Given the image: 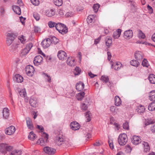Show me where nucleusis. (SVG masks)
I'll return each mask as SVG.
<instances>
[{
	"mask_svg": "<svg viewBox=\"0 0 155 155\" xmlns=\"http://www.w3.org/2000/svg\"><path fill=\"white\" fill-rule=\"evenodd\" d=\"M84 87V83L81 81L77 83L76 85V89L78 91L83 90Z\"/></svg>",
	"mask_w": 155,
	"mask_h": 155,
	"instance_id": "13",
	"label": "nucleus"
},
{
	"mask_svg": "<svg viewBox=\"0 0 155 155\" xmlns=\"http://www.w3.org/2000/svg\"><path fill=\"white\" fill-rule=\"evenodd\" d=\"M33 46V45L32 43H29L26 46L25 48L29 51H30Z\"/></svg>",
	"mask_w": 155,
	"mask_h": 155,
	"instance_id": "59",
	"label": "nucleus"
},
{
	"mask_svg": "<svg viewBox=\"0 0 155 155\" xmlns=\"http://www.w3.org/2000/svg\"><path fill=\"white\" fill-rule=\"evenodd\" d=\"M18 39L21 42L24 44L26 42V37L23 35L19 36L18 37Z\"/></svg>",
	"mask_w": 155,
	"mask_h": 155,
	"instance_id": "36",
	"label": "nucleus"
},
{
	"mask_svg": "<svg viewBox=\"0 0 155 155\" xmlns=\"http://www.w3.org/2000/svg\"><path fill=\"white\" fill-rule=\"evenodd\" d=\"M28 139L33 140L36 138V135L32 131L30 132L28 136Z\"/></svg>",
	"mask_w": 155,
	"mask_h": 155,
	"instance_id": "40",
	"label": "nucleus"
},
{
	"mask_svg": "<svg viewBox=\"0 0 155 155\" xmlns=\"http://www.w3.org/2000/svg\"><path fill=\"white\" fill-rule=\"evenodd\" d=\"M22 151L19 150H15L12 151L10 155H21Z\"/></svg>",
	"mask_w": 155,
	"mask_h": 155,
	"instance_id": "35",
	"label": "nucleus"
},
{
	"mask_svg": "<svg viewBox=\"0 0 155 155\" xmlns=\"http://www.w3.org/2000/svg\"><path fill=\"white\" fill-rule=\"evenodd\" d=\"M122 64L120 62H117L114 65L111 64V68H112L113 67L116 70H118L120 69L121 67Z\"/></svg>",
	"mask_w": 155,
	"mask_h": 155,
	"instance_id": "20",
	"label": "nucleus"
},
{
	"mask_svg": "<svg viewBox=\"0 0 155 155\" xmlns=\"http://www.w3.org/2000/svg\"><path fill=\"white\" fill-rule=\"evenodd\" d=\"M15 130V127L14 126H11L5 129V133L7 135H11L14 134Z\"/></svg>",
	"mask_w": 155,
	"mask_h": 155,
	"instance_id": "6",
	"label": "nucleus"
},
{
	"mask_svg": "<svg viewBox=\"0 0 155 155\" xmlns=\"http://www.w3.org/2000/svg\"><path fill=\"white\" fill-rule=\"evenodd\" d=\"M81 71V70L80 68H79L78 67H76L74 71V73L75 75H79Z\"/></svg>",
	"mask_w": 155,
	"mask_h": 155,
	"instance_id": "48",
	"label": "nucleus"
},
{
	"mask_svg": "<svg viewBox=\"0 0 155 155\" xmlns=\"http://www.w3.org/2000/svg\"><path fill=\"white\" fill-rule=\"evenodd\" d=\"M63 26H64V24H63L60 23H56L55 27V29L58 31H59L61 29V28H62V27Z\"/></svg>",
	"mask_w": 155,
	"mask_h": 155,
	"instance_id": "41",
	"label": "nucleus"
},
{
	"mask_svg": "<svg viewBox=\"0 0 155 155\" xmlns=\"http://www.w3.org/2000/svg\"><path fill=\"white\" fill-rule=\"evenodd\" d=\"M115 105L117 106H120L121 104V101L119 97L116 96L114 98Z\"/></svg>",
	"mask_w": 155,
	"mask_h": 155,
	"instance_id": "27",
	"label": "nucleus"
},
{
	"mask_svg": "<svg viewBox=\"0 0 155 155\" xmlns=\"http://www.w3.org/2000/svg\"><path fill=\"white\" fill-rule=\"evenodd\" d=\"M58 56L59 60H64L67 58V55L64 51L62 50H60L58 51Z\"/></svg>",
	"mask_w": 155,
	"mask_h": 155,
	"instance_id": "7",
	"label": "nucleus"
},
{
	"mask_svg": "<svg viewBox=\"0 0 155 155\" xmlns=\"http://www.w3.org/2000/svg\"><path fill=\"white\" fill-rule=\"evenodd\" d=\"M135 59L137 60H140L143 58V56L142 53L140 51H137L134 54Z\"/></svg>",
	"mask_w": 155,
	"mask_h": 155,
	"instance_id": "24",
	"label": "nucleus"
},
{
	"mask_svg": "<svg viewBox=\"0 0 155 155\" xmlns=\"http://www.w3.org/2000/svg\"><path fill=\"white\" fill-rule=\"evenodd\" d=\"M3 118L4 119H7L9 115V111L7 108L3 109L2 111Z\"/></svg>",
	"mask_w": 155,
	"mask_h": 155,
	"instance_id": "12",
	"label": "nucleus"
},
{
	"mask_svg": "<svg viewBox=\"0 0 155 155\" xmlns=\"http://www.w3.org/2000/svg\"><path fill=\"white\" fill-rule=\"evenodd\" d=\"M147 8L150 13L152 14L153 13V9L152 7L148 5L147 6Z\"/></svg>",
	"mask_w": 155,
	"mask_h": 155,
	"instance_id": "61",
	"label": "nucleus"
},
{
	"mask_svg": "<svg viewBox=\"0 0 155 155\" xmlns=\"http://www.w3.org/2000/svg\"><path fill=\"white\" fill-rule=\"evenodd\" d=\"M123 127L124 129L128 130L129 129V124L127 122H126L123 124Z\"/></svg>",
	"mask_w": 155,
	"mask_h": 155,
	"instance_id": "60",
	"label": "nucleus"
},
{
	"mask_svg": "<svg viewBox=\"0 0 155 155\" xmlns=\"http://www.w3.org/2000/svg\"><path fill=\"white\" fill-rule=\"evenodd\" d=\"M53 2L54 4L58 6H61L63 3L62 0H54Z\"/></svg>",
	"mask_w": 155,
	"mask_h": 155,
	"instance_id": "46",
	"label": "nucleus"
},
{
	"mask_svg": "<svg viewBox=\"0 0 155 155\" xmlns=\"http://www.w3.org/2000/svg\"><path fill=\"white\" fill-rule=\"evenodd\" d=\"M56 23L54 22L50 21L48 23V25L50 28L55 27Z\"/></svg>",
	"mask_w": 155,
	"mask_h": 155,
	"instance_id": "56",
	"label": "nucleus"
},
{
	"mask_svg": "<svg viewBox=\"0 0 155 155\" xmlns=\"http://www.w3.org/2000/svg\"><path fill=\"white\" fill-rule=\"evenodd\" d=\"M131 142L133 144L137 145L140 143V139L139 136H134L131 139Z\"/></svg>",
	"mask_w": 155,
	"mask_h": 155,
	"instance_id": "14",
	"label": "nucleus"
},
{
	"mask_svg": "<svg viewBox=\"0 0 155 155\" xmlns=\"http://www.w3.org/2000/svg\"><path fill=\"white\" fill-rule=\"evenodd\" d=\"M51 43H52L55 45L57 44L58 42V40L55 36L52 37L51 39Z\"/></svg>",
	"mask_w": 155,
	"mask_h": 155,
	"instance_id": "51",
	"label": "nucleus"
},
{
	"mask_svg": "<svg viewBox=\"0 0 155 155\" xmlns=\"http://www.w3.org/2000/svg\"><path fill=\"white\" fill-rule=\"evenodd\" d=\"M19 95L21 97L25 98L26 96V93L25 89H22L19 92Z\"/></svg>",
	"mask_w": 155,
	"mask_h": 155,
	"instance_id": "49",
	"label": "nucleus"
},
{
	"mask_svg": "<svg viewBox=\"0 0 155 155\" xmlns=\"http://www.w3.org/2000/svg\"><path fill=\"white\" fill-rule=\"evenodd\" d=\"M67 64L70 66H74L75 65V60L71 57H68L67 60Z\"/></svg>",
	"mask_w": 155,
	"mask_h": 155,
	"instance_id": "17",
	"label": "nucleus"
},
{
	"mask_svg": "<svg viewBox=\"0 0 155 155\" xmlns=\"http://www.w3.org/2000/svg\"><path fill=\"white\" fill-rule=\"evenodd\" d=\"M148 78L151 83L155 84V75L153 74H150Z\"/></svg>",
	"mask_w": 155,
	"mask_h": 155,
	"instance_id": "30",
	"label": "nucleus"
},
{
	"mask_svg": "<svg viewBox=\"0 0 155 155\" xmlns=\"http://www.w3.org/2000/svg\"><path fill=\"white\" fill-rule=\"evenodd\" d=\"M91 113L89 112H87L85 113V116L86 117V121L87 122H89L91 120Z\"/></svg>",
	"mask_w": 155,
	"mask_h": 155,
	"instance_id": "45",
	"label": "nucleus"
},
{
	"mask_svg": "<svg viewBox=\"0 0 155 155\" xmlns=\"http://www.w3.org/2000/svg\"><path fill=\"white\" fill-rule=\"evenodd\" d=\"M29 51L27 50L25 48L21 51V56L25 55L27 54Z\"/></svg>",
	"mask_w": 155,
	"mask_h": 155,
	"instance_id": "54",
	"label": "nucleus"
},
{
	"mask_svg": "<svg viewBox=\"0 0 155 155\" xmlns=\"http://www.w3.org/2000/svg\"><path fill=\"white\" fill-rule=\"evenodd\" d=\"M143 144L144 146V151L145 152L148 151L150 150V147L148 143L147 142H143Z\"/></svg>",
	"mask_w": 155,
	"mask_h": 155,
	"instance_id": "38",
	"label": "nucleus"
},
{
	"mask_svg": "<svg viewBox=\"0 0 155 155\" xmlns=\"http://www.w3.org/2000/svg\"><path fill=\"white\" fill-rule=\"evenodd\" d=\"M65 139L63 138L62 136H59L57 137L56 138V140L57 143L59 146H61V145L62 143L63 142L64 140Z\"/></svg>",
	"mask_w": 155,
	"mask_h": 155,
	"instance_id": "23",
	"label": "nucleus"
},
{
	"mask_svg": "<svg viewBox=\"0 0 155 155\" xmlns=\"http://www.w3.org/2000/svg\"><path fill=\"white\" fill-rule=\"evenodd\" d=\"M95 17V15H89L87 19V21L88 23L90 24L93 21Z\"/></svg>",
	"mask_w": 155,
	"mask_h": 155,
	"instance_id": "31",
	"label": "nucleus"
},
{
	"mask_svg": "<svg viewBox=\"0 0 155 155\" xmlns=\"http://www.w3.org/2000/svg\"><path fill=\"white\" fill-rule=\"evenodd\" d=\"M138 37L140 38L144 39L145 37L144 34L141 30L139 31V34L138 35Z\"/></svg>",
	"mask_w": 155,
	"mask_h": 155,
	"instance_id": "50",
	"label": "nucleus"
},
{
	"mask_svg": "<svg viewBox=\"0 0 155 155\" xmlns=\"http://www.w3.org/2000/svg\"><path fill=\"white\" fill-rule=\"evenodd\" d=\"M31 3L35 5H38L39 3L38 0H30Z\"/></svg>",
	"mask_w": 155,
	"mask_h": 155,
	"instance_id": "57",
	"label": "nucleus"
},
{
	"mask_svg": "<svg viewBox=\"0 0 155 155\" xmlns=\"http://www.w3.org/2000/svg\"><path fill=\"white\" fill-rule=\"evenodd\" d=\"M20 45L19 43H16L13 44L11 46V50L12 51L15 52L17 50L18 46Z\"/></svg>",
	"mask_w": 155,
	"mask_h": 155,
	"instance_id": "28",
	"label": "nucleus"
},
{
	"mask_svg": "<svg viewBox=\"0 0 155 155\" xmlns=\"http://www.w3.org/2000/svg\"><path fill=\"white\" fill-rule=\"evenodd\" d=\"M74 15V12H67L65 15L67 17H71L72 16Z\"/></svg>",
	"mask_w": 155,
	"mask_h": 155,
	"instance_id": "62",
	"label": "nucleus"
},
{
	"mask_svg": "<svg viewBox=\"0 0 155 155\" xmlns=\"http://www.w3.org/2000/svg\"><path fill=\"white\" fill-rule=\"evenodd\" d=\"M18 34L13 33H8L7 34L6 43L8 46H10L12 43L15 38L17 37Z\"/></svg>",
	"mask_w": 155,
	"mask_h": 155,
	"instance_id": "1",
	"label": "nucleus"
},
{
	"mask_svg": "<svg viewBox=\"0 0 155 155\" xmlns=\"http://www.w3.org/2000/svg\"><path fill=\"white\" fill-rule=\"evenodd\" d=\"M137 112L140 114H141L145 111V108L143 106L140 105L138 106L137 109Z\"/></svg>",
	"mask_w": 155,
	"mask_h": 155,
	"instance_id": "34",
	"label": "nucleus"
},
{
	"mask_svg": "<svg viewBox=\"0 0 155 155\" xmlns=\"http://www.w3.org/2000/svg\"><path fill=\"white\" fill-rule=\"evenodd\" d=\"M51 44V39L49 38L44 39L41 42V45L44 48H47Z\"/></svg>",
	"mask_w": 155,
	"mask_h": 155,
	"instance_id": "8",
	"label": "nucleus"
},
{
	"mask_svg": "<svg viewBox=\"0 0 155 155\" xmlns=\"http://www.w3.org/2000/svg\"><path fill=\"white\" fill-rule=\"evenodd\" d=\"M44 152L49 155H53L56 152V150L54 148L49 147H45L44 148Z\"/></svg>",
	"mask_w": 155,
	"mask_h": 155,
	"instance_id": "5",
	"label": "nucleus"
},
{
	"mask_svg": "<svg viewBox=\"0 0 155 155\" xmlns=\"http://www.w3.org/2000/svg\"><path fill=\"white\" fill-rule=\"evenodd\" d=\"M101 79L105 83L108 82L109 81V78L107 76L103 75L101 77Z\"/></svg>",
	"mask_w": 155,
	"mask_h": 155,
	"instance_id": "55",
	"label": "nucleus"
},
{
	"mask_svg": "<svg viewBox=\"0 0 155 155\" xmlns=\"http://www.w3.org/2000/svg\"><path fill=\"white\" fill-rule=\"evenodd\" d=\"M33 17L37 21H38L40 19L39 15L37 13H34Z\"/></svg>",
	"mask_w": 155,
	"mask_h": 155,
	"instance_id": "58",
	"label": "nucleus"
},
{
	"mask_svg": "<svg viewBox=\"0 0 155 155\" xmlns=\"http://www.w3.org/2000/svg\"><path fill=\"white\" fill-rule=\"evenodd\" d=\"M142 64L143 67L147 68H148L150 65L148 61L146 59H144L143 60L142 63Z\"/></svg>",
	"mask_w": 155,
	"mask_h": 155,
	"instance_id": "44",
	"label": "nucleus"
},
{
	"mask_svg": "<svg viewBox=\"0 0 155 155\" xmlns=\"http://www.w3.org/2000/svg\"><path fill=\"white\" fill-rule=\"evenodd\" d=\"M85 93L84 92H80L76 95V97L78 101H81L84 97Z\"/></svg>",
	"mask_w": 155,
	"mask_h": 155,
	"instance_id": "21",
	"label": "nucleus"
},
{
	"mask_svg": "<svg viewBox=\"0 0 155 155\" xmlns=\"http://www.w3.org/2000/svg\"><path fill=\"white\" fill-rule=\"evenodd\" d=\"M48 140V135L45 134L44 138L39 139L37 141V143L41 146H45L46 145Z\"/></svg>",
	"mask_w": 155,
	"mask_h": 155,
	"instance_id": "4",
	"label": "nucleus"
},
{
	"mask_svg": "<svg viewBox=\"0 0 155 155\" xmlns=\"http://www.w3.org/2000/svg\"><path fill=\"white\" fill-rule=\"evenodd\" d=\"M26 120L28 128L31 130H33L34 129V126L31 120L29 118H27L26 119Z\"/></svg>",
	"mask_w": 155,
	"mask_h": 155,
	"instance_id": "16",
	"label": "nucleus"
},
{
	"mask_svg": "<svg viewBox=\"0 0 155 155\" xmlns=\"http://www.w3.org/2000/svg\"><path fill=\"white\" fill-rule=\"evenodd\" d=\"M70 127L73 130H78L80 127L79 124L76 121L71 122Z\"/></svg>",
	"mask_w": 155,
	"mask_h": 155,
	"instance_id": "15",
	"label": "nucleus"
},
{
	"mask_svg": "<svg viewBox=\"0 0 155 155\" xmlns=\"http://www.w3.org/2000/svg\"><path fill=\"white\" fill-rule=\"evenodd\" d=\"M121 30L120 29H118L113 33V37L114 39L118 38L121 34Z\"/></svg>",
	"mask_w": 155,
	"mask_h": 155,
	"instance_id": "19",
	"label": "nucleus"
},
{
	"mask_svg": "<svg viewBox=\"0 0 155 155\" xmlns=\"http://www.w3.org/2000/svg\"><path fill=\"white\" fill-rule=\"evenodd\" d=\"M30 104L32 107H35L37 104V101L35 99L31 98L29 101Z\"/></svg>",
	"mask_w": 155,
	"mask_h": 155,
	"instance_id": "42",
	"label": "nucleus"
},
{
	"mask_svg": "<svg viewBox=\"0 0 155 155\" xmlns=\"http://www.w3.org/2000/svg\"><path fill=\"white\" fill-rule=\"evenodd\" d=\"M25 70L27 75L30 77H32L35 71V69L33 67L30 65L26 66Z\"/></svg>",
	"mask_w": 155,
	"mask_h": 155,
	"instance_id": "3",
	"label": "nucleus"
},
{
	"mask_svg": "<svg viewBox=\"0 0 155 155\" xmlns=\"http://www.w3.org/2000/svg\"><path fill=\"white\" fill-rule=\"evenodd\" d=\"M61 145L64 148H66L70 145V143L68 139H65L62 143Z\"/></svg>",
	"mask_w": 155,
	"mask_h": 155,
	"instance_id": "26",
	"label": "nucleus"
},
{
	"mask_svg": "<svg viewBox=\"0 0 155 155\" xmlns=\"http://www.w3.org/2000/svg\"><path fill=\"white\" fill-rule=\"evenodd\" d=\"M34 31L35 33H38L40 31V29L38 27H35Z\"/></svg>",
	"mask_w": 155,
	"mask_h": 155,
	"instance_id": "64",
	"label": "nucleus"
},
{
	"mask_svg": "<svg viewBox=\"0 0 155 155\" xmlns=\"http://www.w3.org/2000/svg\"><path fill=\"white\" fill-rule=\"evenodd\" d=\"M42 75H43L44 77L45 78V79L47 80L48 81L49 83H51V78L50 76L48 74H47L43 73Z\"/></svg>",
	"mask_w": 155,
	"mask_h": 155,
	"instance_id": "47",
	"label": "nucleus"
},
{
	"mask_svg": "<svg viewBox=\"0 0 155 155\" xmlns=\"http://www.w3.org/2000/svg\"><path fill=\"white\" fill-rule=\"evenodd\" d=\"M15 81L18 83H21L23 81V77L19 74L15 75Z\"/></svg>",
	"mask_w": 155,
	"mask_h": 155,
	"instance_id": "29",
	"label": "nucleus"
},
{
	"mask_svg": "<svg viewBox=\"0 0 155 155\" xmlns=\"http://www.w3.org/2000/svg\"><path fill=\"white\" fill-rule=\"evenodd\" d=\"M130 64L132 66L137 67L139 65L140 63L136 60H133L130 61Z\"/></svg>",
	"mask_w": 155,
	"mask_h": 155,
	"instance_id": "37",
	"label": "nucleus"
},
{
	"mask_svg": "<svg viewBox=\"0 0 155 155\" xmlns=\"http://www.w3.org/2000/svg\"><path fill=\"white\" fill-rule=\"evenodd\" d=\"M45 13L47 16L51 17L55 15V10L54 9H47L45 11Z\"/></svg>",
	"mask_w": 155,
	"mask_h": 155,
	"instance_id": "9",
	"label": "nucleus"
},
{
	"mask_svg": "<svg viewBox=\"0 0 155 155\" xmlns=\"http://www.w3.org/2000/svg\"><path fill=\"white\" fill-rule=\"evenodd\" d=\"M3 144L5 145L4 147H3V153L4 152L5 150H6L8 151H11L13 147L12 146H8L7 144L3 143Z\"/></svg>",
	"mask_w": 155,
	"mask_h": 155,
	"instance_id": "39",
	"label": "nucleus"
},
{
	"mask_svg": "<svg viewBox=\"0 0 155 155\" xmlns=\"http://www.w3.org/2000/svg\"><path fill=\"white\" fill-rule=\"evenodd\" d=\"M99 7L100 5L98 4H96L94 5L93 6V8L95 13L97 12Z\"/></svg>",
	"mask_w": 155,
	"mask_h": 155,
	"instance_id": "53",
	"label": "nucleus"
},
{
	"mask_svg": "<svg viewBox=\"0 0 155 155\" xmlns=\"http://www.w3.org/2000/svg\"><path fill=\"white\" fill-rule=\"evenodd\" d=\"M105 42L106 46L109 47L110 46L112 43V40L111 38L107 36L105 39Z\"/></svg>",
	"mask_w": 155,
	"mask_h": 155,
	"instance_id": "25",
	"label": "nucleus"
},
{
	"mask_svg": "<svg viewBox=\"0 0 155 155\" xmlns=\"http://www.w3.org/2000/svg\"><path fill=\"white\" fill-rule=\"evenodd\" d=\"M148 110L150 111L155 110V101L151 102L148 106Z\"/></svg>",
	"mask_w": 155,
	"mask_h": 155,
	"instance_id": "33",
	"label": "nucleus"
},
{
	"mask_svg": "<svg viewBox=\"0 0 155 155\" xmlns=\"http://www.w3.org/2000/svg\"><path fill=\"white\" fill-rule=\"evenodd\" d=\"M43 61L42 57L39 55L35 56L33 61L35 65L38 66Z\"/></svg>",
	"mask_w": 155,
	"mask_h": 155,
	"instance_id": "10",
	"label": "nucleus"
},
{
	"mask_svg": "<svg viewBox=\"0 0 155 155\" xmlns=\"http://www.w3.org/2000/svg\"><path fill=\"white\" fill-rule=\"evenodd\" d=\"M36 128L38 129L41 132H42L44 131V129L43 127L41 126L38 125H37Z\"/></svg>",
	"mask_w": 155,
	"mask_h": 155,
	"instance_id": "63",
	"label": "nucleus"
},
{
	"mask_svg": "<svg viewBox=\"0 0 155 155\" xmlns=\"http://www.w3.org/2000/svg\"><path fill=\"white\" fill-rule=\"evenodd\" d=\"M81 107L82 110L85 111L87 110L88 106L87 104H86L85 103H83L81 104Z\"/></svg>",
	"mask_w": 155,
	"mask_h": 155,
	"instance_id": "52",
	"label": "nucleus"
},
{
	"mask_svg": "<svg viewBox=\"0 0 155 155\" xmlns=\"http://www.w3.org/2000/svg\"><path fill=\"white\" fill-rule=\"evenodd\" d=\"M68 28L66 26L64 25V26L62 27V28L60 30L59 32L63 35H64L66 33L68 32Z\"/></svg>",
	"mask_w": 155,
	"mask_h": 155,
	"instance_id": "32",
	"label": "nucleus"
},
{
	"mask_svg": "<svg viewBox=\"0 0 155 155\" xmlns=\"http://www.w3.org/2000/svg\"><path fill=\"white\" fill-rule=\"evenodd\" d=\"M12 9L16 14L20 15L21 14V10L19 7L17 5H13Z\"/></svg>",
	"mask_w": 155,
	"mask_h": 155,
	"instance_id": "18",
	"label": "nucleus"
},
{
	"mask_svg": "<svg viewBox=\"0 0 155 155\" xmlns=\"http://www.w3.org/2000/svg\"><path fill=\"white\" fill-rule=\"evenodd\" d=\"M149 99L151 101H155V91H152L149 94Z\"/></svg>",
	"mask_w": 155,
	"mask_h": 155,
	"instance_id": "22",
	"label": "nucleus"
},
{
	"mask_svg": "<svg viewBox=\"0 0 155 155\" xmlns=\"http://www.w3.org/2000/svg\"><path fill=\"white\" fill-rule=\"evenodd\" d=\"M119 109L114 106H111L110 108V110L114 114L117 113Z\"/></svg>",
	"mask_w": 155,
	"mask_h": 155,
	"instance_id": "43",
	"label": "nucleus"
},
{
	"mask_svg": "<svg viewBox=\"0 0 155 155\" xmlns=\"http://www.w3.org/2000/svg\"><path fill=\"white\" fill-rule=\"evenodd\" d=\"M124 37L127 39H130L132 38L133 36V32L131 30L129 29L126 31L124 33Z\"/></svg>",
	"mask_w": 155,
	"mask_h": 155,
	"instance_id": "11",
	"label": "nucleus"
},
{
	"mask_svg": "<svg viewBox=\"0 0 155 155\" xmlns=\"http://www.w3.org/2000/svg\"><path fill=\"white\" fill-rule=\"evenodd\" d=\"M118 142L120 145H124L127 141V135L123 134L120 135L118 138Z\"/></svg>",
	"mask_w": 155,
	"mask_h": 155,
	"instance_id": "2",
	"label": "nucleus"
}]
</instances>
